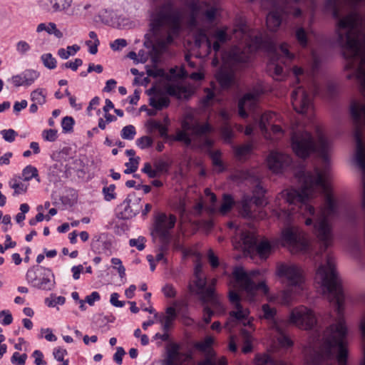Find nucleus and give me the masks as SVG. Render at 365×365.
Segmentation results:
<instances>
[{
	"instance_id": "nucleus-60",
	"label": "nucleus",
	"mask_w": 365,
	"mask_h": 365,
	"mask_svg": "<svg viewBox=\"0 0 365 365\" xmlns=\"http://www.w3.org/2000/svg\"><path fill=\"white\" fill-rule=\"evenodd\" d=\"M141 171L145 173L150 178H155L159 176L158 170H156L155 168L153 169L151 165L149 163L144 164Z\"/></svg>"
},
{
	"instance_id": "nucleus-55",
	"label": "nucleus",
	"mask_w": 365,
	"mask_h": 365,
	"mask_svg": "<svg viewBox=\"0 0 365 365\" xmlns=\"http://www.w3.org/2000/svg\"><path fill=\"white\" fill-rule=\"evenodd\" d=\"M108 242L104 240V235L95 236L91 242V247L94 250H99L101 246L106 247Z\"/></svg>"
},
{
	"instance_id": "nucleus-56",
	"label": "nucleus",
	"mask_w": 365,
	"mask_h": 365,
	"mask_svg": "<svg viewBox=\"0 0 365 365\" xmlns=\"http://www.w3.org/2000/svg\"><path fill=\"white\" fill-rule=\"evenodd\" d=\"M27 355L26 354H20L19 352H14L11 358L12 364L16 365H24Z\"/></svg>"
},
{
	"instance_id": "nucleus-54",
	"label": "nucleus",
	"mask_w": 365,
	"mask_h": 365,
	"mask_svg": "<svg viewBox=\"0 0 365 365\" xmlns=\"http://www.w3.org/2000/svg\"><path fill=\"white\" fill-rule=\"evenodd\" d=\"M153 139L149 136H143L136 140V145L140 149H145L153 145Z\"/></svg>"
},
{
	"instance_id": "nucleus-3",
	"label": "nucleus",
	"mask_w": 365,
	"mask_h": 365,
	"mask_svg": "<svg viewBox=\"0 0 365 365\" xmlns=\"http://www.w3.org/2000/svg\"><path fill=\"white\" fill-rule=\"evenodd\" d=\"M150 34L145 35L143 45L151 48V55L155 61L173 42L180 29V17L168 4L157 7L150 16Z\"/></svg>"
},
{
	"instance_id": "nucleus-40",
	"label": "nucleus",
	"mask_w": 365,
	"mask_h": 365,
	"mask_svg": "<svg viewBox=\"0 0 365 365\" xmlns=\"http://www.w3.org/2000/svg\"><path fill=\"white\" fill-rule=\"evenodd\" d=\"M272 322H274L273 326L276 327L277 331L279 333V336H278V341H279V344H280V346L282 347H285V348L292 346V344H293L292 341L287 335L283 334L282 331L278 328L277 322L279 321H272Z\"/></svg>"
},
{
	"instance_id": "nucleus-17",
	"label": "nucleus",
	"mask_w": 365,
	"mask_h": 365,
	"mask_svg": "<svg viewBox=\"0 0 365 365\" xmlns=\"http://www.w3.org/2000/svg\"><path fill=\"white\" fill-rule=\"evenodd\" d=\"M292 158L287 155L277 151H272L267 157L269 168L274 173H279L289 167Z\"/></svg>"
},
{
	"instance_id": "nucleus-51",
	"label": "nucleus",
	"mask_w": 365,
	"mask_h": 365,
	"mask_svg": "<svg viewBox=\"0 0 365 365\" xmlns=\"http://www.w3.org/2000/svg\"><path fill=\"white\" fill-rule=\"evenodd\" d=\"M115 186L112 184L108 187H103L102 190V192L104 195V199L106 201H110L115 198L116 194L115 192Z\"/></svg>"
},
{
	"instance_id": "nucleus-5",
	"label": "nucleus",
	"mask_w": 365,
	"mask_h": 365,
	"mask_svg": "<svg viewBox=\"0 0 365 365\" xmlns=\"http://www.w3.org/2000/svg\"><path fill=\"white\" fill-rule=\"evenodd\" d=\"M316 279L321 284L324 292L328 294L339 319L344 317L346 295L341 282L335 268L334 259L330 255L327 256L326 263L321 264L316 274Z\"/></svg>"
},
{
	"instance_id": "nucleus-2",
	"label": "nucleus",
	"mask_w": 365,
	"mask_h": 365,
	"mask_svg": "<svg viewBox=\"0 0 365 365\" xmlns=\"http://www.w3.org/2000/svg\"><path fill=\"white\" fill-rule=\"evenodd\" d=\"M361 19L358 14L351 12L340 19L336 32L338 44L345 50L344 56L350 61V68L356 66V78L360 91L365 97V34L361 31ZM351 115L355 124L354 137L356 141V163L365 176V147L362 140L361 126L365 118V104L354 102L351 105Z\"/></svg>"
},
{
	"instance_id": "nucleus-34",
	"label": "nucleus",
	"mask_w": 365,
	"mask_h": 365,
	"mask_svg": "<svg viewBox=\"0 0 365 365\" xmlns=\"http://www.w3.org/2000/svg\"><path fill=\"white\" fill-rule=\"evenodd\" d=\"M22 175L24 181H29L31 179L35 178L38 182H40L38 170L36 168L31 165H29L24 168Z\"/></svg>"
},
{
	"instance_id": "nucleus-12",
	"label": "nucleus",
	"mask_w": 365,
	"mask_h": 365,
	"mask_svg": "<svg viewBox=\"0 0 365 365\" xmlns=\"http://www.w3.org/2000/svg\"><path fill=\"white\" fill-rule=\"evenodd\" d=\"M276 274L279 277L286 279L292 286L300 287L304 282L302 270L294 264L279 263Z\"/></svg>"
},
{
	"instance_id": "nucleus-26",
	"label": "nucleus",
	"mask_w": 365,
	"mask_h": 365,
	"mask_svg": "<svg viewBox=\"0 0 365 365\" xmlns=\"http://www.w3.org/2000/svg\"><path fill=\"white\" fill-rule=\"evenodd\" d=\"M229 57L233 65H240L250 61V54L249 52L241 51L240 48H235L230 51Z\"/></svg>"
},
{
	"instance_id": "nucleus-50",
	"label": "nucleus",
	"mask_w": 365,
	"mask_h": 365,
	"mask_svg": "<svg viewBox=\"0 0 365 365\" xmlns=\"http://www.w3.org/2000/svg\"><path fill=\"white\" fill-rule=\"evenodd\" d=\"M212 36L216 39L215 41H219L220 43H225L230 40V37L226 31V28L216 30Z\"/></svg>"
},
{
	"instance_id": "nucleus-23",
	"label": "nucleus",
	"mask_w": 365,
	"mask_h": 365,
	"mask_svg": "<svg viewBox=\"0 0 365 365\" xmlns=\"http://www.w3.org/2000/svg\"><path fill=\"white\" fill-rule=\"evenodd\" d=\"M272 249V247L270 242L268 240H264L257 243L255 249H253V253H251L250 255L251 257L257 255L261 259L265 260L271 254Z\"/></svg>"
},
{
	"instance_id": "nucleus-47",
	"label": "nucleus",
	"mask_w": 365,
	"mask_h": 365,
	"mask_svg": "<svg viewBox=\"0 0 365 365\" xmlns=\"http://www.w3.org/2000/svg\"><path fill=\"white\" fill-rule=\"evenodd\" d=\"M139 161H140L139 157L130 158L129 159V162L125 163V165L127 168L124 170V173L130 174V173H135L138 169Z\"/></svg>"
},
{
	"instance_id": "nucleus-57",
	"label": "nucleus",
	"mask_w": 365,
	"mask_h": 365,
	"mask_svg": "<svg viewBox=\"0 0 365 365\" xmlns=\"http://www.w3.org/2000/svg\"><path fill=\"white\" fill-rule=\"evenodd\" d=\"M1 134L4 140L9 143L14 141L16 136L18 135L13 129L2 130Z\"/></svg>"
},
{
	"instance_id": "nucleus-11",
	"label": "nucleus",
	"mask_w": 365,
	"mask_h": 365,
	"mask_svg": "<svg viewBox=\"0 0 365 365\" xmlns=\"http://www.w3.org/2000/svg\"><path fill=\"white\" fill-rule=\"evenodd\" d=\"M175 222L176 217L173 215H170L168 217L165 213H160L155 217L153 232L163 244H169L171 237L170 231L175 227Z\"/></svg>"
},
{
	"instance_id": "nucleus-39",
	"label": "nucleus",
	"mask_w": 365,
	"mask_h": 365,
	"mask_svg": "<svg viewBox=\"0 0 365 365\" xmlns=\"http://www.w3.org/2000/svg\"><path fill=\"white\" fill-rule=\"evenodd\" d=\"M161 322V328L164 333L163 334H156L155 336L158 339H160L163 341H167L169 339V334L168 331L170 329H171L173 327V322L174 321H160Z\"/></svg>"
},
{
	"instance_id": "nucleus-45",
	"label": "nucleus",
	"mask_w": 365,
	"mask_h": 365,
	"mask_svg": "<svg viewBox=\"0 0 365 365\" xmlns=\"http://www.w3.org/2000/svg\"><path fill=\"white\" fill-rule=\"evenodd\" d=\"M136 130L133 125H128L123 128L120 136L123 139L131 140L134 139Z\"/></svg>"
},
{
	"instance_id": "nucleus-7",
	"label": "nucleus",
	"mask_w": 365,
	"mask_h": 365,
	"mask_svg": "<svg viewBox=\"0 0 365 365\" xmlns=\"http://www.w3.org/2000/svg\"><path fill=\"white\" fill-rule=\"evenodd\" d=\"M292 148L294 153L301 158H306L312 153L317 152L324 163L329 161V152L331 149L329 141L319 135L315 143L312 135L305 130L294 131L292 135Z\"/></svg>"
},
{
	"instance_id": "nucleus-21",
	"label": "nucleus",
	"mask_w": 365,
	"mask_h": 365,
	"mask_svg": "<svg viewBox=\"0 0 365 365\" xmlns=\"http://www.w3.org/2000/svg\"><path fill=\"white\" fill-rule=\"evenodd\" d=\"M166 315L162 319H173V318H182V319H192L188 317V306L183 301L175 302L173 306L166 309Z\"/></svg>"
},
{
	"instance_id": "nucleus-28",
	"label": "nucleus",
	"mask_w": 365,
	"mask_h": 365,
	"mask_svg": "<svg viewBox=\"0 0 365 365\" xmlns=\"http://www.w3.org/2000/svg\"><path fill=\"white\" fill-rule=\"evenodd\" d=\"M320 61L316 57H314L312 68L307 72V75L311 76L312 82L310 86V90L314 95H320L322 93L321 86L314 79V77L319 70Z\"/></svg>"
},
{
	"instance_id": "nucleus-25",
	"label": "nucleus",
	"mask_w": 365,
	"mask_h": 365,
	"mask_svg": "<svg viewBox=\"0 0 365 365\" xmlns=\"http://www.w3.org/2000/svg\"><path fill=\"white\" fill-rule=\"evenodd\" d=\"M289 319H317V318L311 309L304 306H299L291 311Z\"/></svg>"
},
{
	"instance_id": "nucleus-30",
	"label": "nucleus",
	"mask_w": 365,
	"mask_h": 365,
	"mask_svg": "<svg viewBox=\"0 0 365 365\" xmlns=\"http://www.w3.org/2000/svg\"><path fill=\"white\" fill-rule=\"evenodd\" d=\"M170 101L169 98L163 96L162 93L150 97L149 105L157 110H161L170 106Z\"/></svg>"
},
{
	"instance_id": "nucleus-9",
	"label": "nucleus",
	"mask_w": 365,
	"mask_h": 365,
	"mask_svg": "<svg viewBox=\"0 0 365 365\" xmlns=\"http://www.w3.org/2000/svg\"><path fill=\"white\" fill-rule=\"evenodd\" d=\"M232 275L236 282L240 285L243 290L247 293V299L250 302L255 300L256 294L261 290L264 294L268 292V287L265 282L262 281L257 284L255 283L242 267L234 268Z\"/></svg>"
},
{
	"instance_id": "nucleus-18",
	"label": "nucleus",
	"mask_w": 365,
	"mask_h": 365,
	"mask_svg": "<svg viewBox=\"0 0 365 365\" xmlns=\"http://www.w3.org/2000/svg\"><path fill=\"white\" fill-rule=\"evenodd\" d=\"M259 92L254 91L252 92L245 93L238 103V113L242 118L247 117L246 108L250 111H254L258 103Z\"/></svg>"
},
{
	"instance_id": "nucleus-27",
	"label": "nucleus",
	"mask_w": 365,
	"mask_h": 365,
	"mask_svg": "<svg viewBox=\"0 0 365 365\" xmlns=\"http://www.w3.org/2000/svg\"><path fill=\"white\" fill-rule=\"evenodd\" d=\"M241 240L243 242L245 252L250 255L257 243V237L254 232L245 231L242 233Z\"/></svg>"
},
{
	"instance_id": "nucleus-29",
	"label": "nucleus",
	"mask_w": 365,
	"mask_h": 365,
	"mask_svg": "<svg viewBox=\"0 0 365 365\" xmlns=\"http://www.w3.org/2000/svg\"><path fill=\"white\" fill-rule=\"evenodd\" d=\"M277 118V114L274 112H266L261 115L259 120V128L267 138H272L268 133L267 125H271L274 122L273 118Z\"/></svg>"
},
{
	"instance_id": "nucleus-22",
	"label": "nucleus",
	"mask_w": 365,
	"mask_h": 365,
	"mask_svg": "<svg viewBox=\"0 0 365 365\" xmlns=\"http://www.w3.org/2000/svg\"><path fill=\"white\" fill-rule=\"evenodd\" d=\"M38 77V73L34 70H26L19 75L11 77L10 79L16 87L30 86Z\"/></svg>"
},
{
	"instance_id": "nucleus-44",
	"label": "nucleus",
	"mask_w": 365,
	"mask_h": 365,
	"mask_svg": "<svg viewBox=\"0 0 365 365\" xmlns=\"http://www.w3.org/2000/svg\"><path fill=\"white\" fill-rule=\"evenodd\" d=\"M66 302L64 297H56L55 294H51L49 297L45 299V304L49 307H55L56 305H63Z\"/></svg>"
},
{
	"instance_id": "nucleus-14",
	"label": "nucleus",
	"mask_w": 365,
	"mask_h": 365,
	"mask_svg": "<svg viewBox=\"0 0 365 365\" xmlns=\"http://www.w3.org/2000/svg\"><path fill=\"white\" fill-rule=\"evenodd\" d=\"M140 198L128 195L126 198L117 207V217L120 220H129L139 213L142 208Z\"/></svg>"
},
{
	"instance_id": "nucleus-13",
	"label": "nucleus",
	"mask_w": 365,
	"mask_h": 365,
	"mask_svg": "<svg viewBox=\"0 0 365 365\" xmlns=\"http://www.w3.org/2000/svg\"><path fill=\"white\" fill-rule=\"evenodd\" d=\"M282 240L284 245H288L297 250H305L307 242L304 234L297 227H288L282 232Z\"/></svg>"
},
{
	"instance_id": "nucleus-4",
	"label": "nucleus",
	"mask_w": 365,
	"mask_h": 365,
	"mask_svg": "<svg viewBox=\"0 0 365 365\" xmlns=\"http://www.w3.org/2000/svg\"><path fill=\"white\" fill-rule=\"evenodd\" d=\"M346 336L347 328L344 321H337L336 323L329 326L324 331L323 336L327 345L326 352L322 354L319 351H314V356L310 361L312 365H329L325 359L331 357L332 351L337 353L336 359L339 365H340L338 358L339 355V343L341 341L346 351V356H348ZM255 361L256 365H287L283 361H274L267 354L257 355Z\"/></svg>"
},
{
	"instance_id": "nucleus-33",
	"label": "nucleus",
	"mask_w": 365,
	"mask_h": 365,
	"mask_svg": "<svg viewBox=\"0 0 365 365\" xmlns=\"http://www.w3.org/2000/svg\"><path fill=\"white\" fill-rule=\"evenodd\" d=\"M294 37L298 43L302 47L306 48L308 46V34L303 27H297L294 31Z\"/></svg>"
},
{
	"instance_id": "nucleus-8",
	"label": "nucleus",
	"mask_w": 365,
	"mask_h": 365,
	"mask_svg": "<svg viewBox=\"0 0 365 365\" xmlns=\"http://www.w3.org/2000/svg\"><path fill=\"white\" fill-rule=\"evenodd\" d=\"M26 280L32 287L43 291H51L56 285L51 269L42 266L36 265L29 268L26 274Z\"/></svg>"
},
{
	"instance_id": "nucleus-43",
	"label": "nucleus",
	"mask_w": 365,
	"mask_h": 365,
	"mask_svg": "<svg viewBox=\"0 0 365 365\" xmlns=\"http://www.w3.org/2000/svg\"><path fill=\"white\" fill-rule=\"evenodd\" d=\"M290 324L301 329L312 330L317 326V321H288Z\"/></svg>"
},
{
	"instance_id": "nucleus-10",
	"label": "nucleus",
	"mask_w": 365,
	"mask_h": 365,
	"mask_svg": "<svg viewBox=\"0 0 365 365\" xmlns=\"http://www.w3.org/2000/svg\"><path fill=\"white\" fill-rule=\"evenodd\" d=\"M283 14L299 17L302 14V11L299 8L293 7L287 0H282V4L279 8L271 11L267 16L266 24L271 31H275L281 25Z\"/></svg>"
},
{
	"instance_id": "nucleus-59",
	"label": "nucleus",
	"mask_w": 365,
	"mask_h": 365,
	"mask_svg": "<svg viewBox=\"0 0 365 365\" xmlns=\"http://www.w3.org/2000/svg\"><path fill=\"white\" fill-rule=\"evenodd\" d=\"M240 213L245 218L251 219L254 217V215L251 211L250 205L247 200H244L242 202Z\"/></svg>"
},
{
	"instance_id": "nucleus-32",
	"label": "nucleus",
	"mask_w": 365,
	"mask_h": 365,
	"mask_svg": "<svg viewBox=\"0 0 365 365\" xmlns=\"http://www.w3.org/2000/svg\"><path fill=\"white\" fill-rule=\"evenodd\" d=\"M47 92L46 89L38 88L33 91L30 94L31 101L34 102L39 106H43L46 103Z\"/></svg>"
},
{
	"instance_id": "nucleus-37",
	"label": "nucleus",
	"mask_w": 365,
	"mask_h": 365,
	"mask_svg": "<svg viewBox=\"0 0 365 365\" xmlns=\"http://www.w3.org/2000/svg\"><path fill=\"white\" fill-rule=\"evenodd\" d=\"M234 200L231 195L224 194L223 201L220 207V212L221 214L225 215L228 212L234 205Z\"/></svg>"
},
{
	"instance_id": "nucleus-38",
	"label": "nucleus",
	"mask_w": 365,
	"mask_h": 365,
	"mask_svg": "<svg viewBox=\"0 0 365 365\" xmlns=\"http://www.w3.org/2000/svg\"><path fill=\"white\" fill-rule=\"evenodd\" d=\"M240 332L245 340L242 351L243 353L247 354L250 352L252 349V346L251 343V334L250 331L244 328H242L240 329Z\"/></svg>"
},
{
	"instance_id": "nucleus-46",
	"label": "nucleus",
	"mask_w": 365,
	"mask_h": 365,
	"mask_svg": "<svg viewBox=\"0 0 365 365\" xmlns=\"http://www.w3.org/2000/svg\"><path fill=\"white\" fill-rule=\"evenodd\" d=\"M171 140L183 142L187 146H190L192 143L190 137L184 130H179L175 135H172Z\"/></svg>"
},
{
	"instance_id": "nucleus-53",
	"label": "nucleus",
	"mask_w": 365,
	"mask_h": 365,
	"mask_svg": "<svg viewBox=\"0 0 365 365\" xmlns=\"http://www.w3.org/2000/svg\"><path fill=\"white\" fill-rule=\"evenodd\" d=\"M146 240L143 236H139L137 239H130L129 240V245L130 247H135L139 251H142L145 248V242Z\"/></svg>"
},
{
	"instance_id": "nucleus-63",
	"label": "nucleus",
	"mask_w": 365,
	"mask_h": 365,
	"mask_svg": "<svg viewBox=\"0 0 365 365\" xmlns=\"http://www.w3.org/2000/svg\"><path fill=\"white\" fill-rule=\"evenodd\" d=\"M10 186L14 190V195L25 193L27 190V186L21 182H14L11 184L10 182Z\"/></svg>"
},
{
	"instance_id": "nucleus-49",
	"label": "nucleus",
	"mask_w": 365,
	"mask_h": 365,
	"mask_svg": "<svg viewBox=\"0 0 365 365\" xmlns=\"http://www.w3.org/2000/svg\"><path fill=\"white\" fill-rule=\"evenodd\" d=\"M41 58L44 66L47 68L53 69L56 67V60L51 53L43 54Z\"/></svg>"
},
{
	"instance_id": "nucleus-15",
	"label": "nucleus",
	"mask_w": 365,
	"mask_h": 365,
	"mask_svg": "<svg viewBox=\"0 0 365 365\" xmlns=\"http://www.w3.org/2000/svg\"><path fill=\"white\" fill-rule=\"evenodd\" d=\"M279 51L282 53L281 56H279L277 52L274 53L272 56V63L269 66L271 69H274L275 76L278 78L282 77L286 73V71H284V67L280 65V63H285L287 61H290L294 58V55L289 52L286 43L281 44Z\"/></svg>"
},
{
	"instance_id": "nucleus-52",
	"label": "nucleus",
	"mask_w": 365,
	"mask_h": 365,
	"mask_svg": "<svg viewBox=\"0 0 365 365\" xmlns=\"http://www.w3.org/2000/svg\"><path fill=\"white\" fill-rule=\"evenodd\" d=\"M262 309L264 319H274L277 314V310L274 307H272L268 304H265L262 305Z\"/></svg>"
},
{
	"instance_id": "nucleus-61",
	"label": "nucleus",
	"mask_w": 365,
	"mask_h": 365,
	"mask_svg": "<svg viewBox=\"0 0 365 365\" xmlns=\"http://www.w3.org/2000/svg\"><path fill=\"white\" fill-rule=\"evenodd\" d=\"M83 64V61L81 58H76L74 61H68L62 64V68H70L73 71H77L78 68Z\"/></svg>"
},
{
	"instance_id": "nucleus-1",
	"label": "nucleus",
	"mask_w": 365,
	"mask_h": 365,
	"mask_svg": "<svg viewBox=\"0 0 365 365\" xmlns=\"http://www.w3.org/2000/svg\"><path fill=\"white\" fill-rule=\"evenodd\" d=\"M282 196L289 205L298 206V212L306 217V225H313L318 240L322 242L324 252L331 244L333 233L329 220L338 218L341 215V205L334 197L325 173L319 169L315 173H307L300 190H287Z\"/></svg>"
},
{
	"instance_id": "nucleus-24",
	"label": "nucleus",
	"mask_w": 365,
	"mask_h": 365,
	"mask_svg": "<svg viewBox=\"0 0 365 365\" xmlns=\"http://www.w3.org/2000/svg\"><path fill=\"white\" fill-rule=\"evenodd\" d=\"M215 78L224 89L229 88L235 83V74L230 71L220 69L215 74Z\"/></svg>"
},
{
	"instance_id": "nucleus-31",
	"label": "nucleus",
	"mask_w": 365,
	"mask_h": 365,
	"mask_svg": "<svg viewBox=\"0 0 365 365\" xmlns=\"http://www.w3.org/2000/svg\"><path fill=\"white\" fill-rule=\"evenodd\" d=\"M166 92L168 95L176 97L178 99H188L190 96L188 89L181 86L170 85L167 87Z\"/></svg>"
},
{
	"instance_id": "nucleus-62",
	"label": "nucleus",
	"mask_w": 365,
	"mask_h": 365,
	"mask_svg": "<svg viewBox=\"0 0 365 365\" xmlns=\"http://www.w3.org/2000/svg\"><path fill=\"white\" fill-rule=\"evenodd\" d=\"M43 138L49 142H53L57 138V130L54 129L45 130L42 133Z\"/></svg>"
},
{
	"instance_id": "nucleus-64",
	"label": "nucleus",
	"mask_w": 365,
	"mask_h": 365,
	"mask_svg": "<svg viewBox=\"0 0 365 365\" xmlns=\"http://www.w3.org/2000/svg\"><path fill=\"white\" fill-rule=\"evenodd\" d=\"M194 133L197 135L205 134L210 131V127L208 124L196 125L192 128Z\"/></svg>"
},
{
	"instance_id": "nucleus-41",
	"label": "nucleus",
	"mask_w": 365,
	"mask_h": 365,
	"mask_svg": "<svg viewBox=\"0 0 365 365\" xmlns=\"http://www.w3.org/2000/svg\"><path fill=\"white\" fill-rule=\"evenodd\" d=\"M53 11H61L68 9L72 3V0H51Z\"/></svg>"
},
{
	"instance_id": "nucleus-48",
	"label": "nucleus",
	"mask_w": 365,
	"mask_h": 365,
	"mask_svg": "<svg viewBox=\"0 0 365 365\" xmlns=\"http://www.w3.org/2000/svg\"><path fill=\"white\" fill-rule=\"evenodd\" d=\"M75 121L71 116H66L63 118L61 121V127L63 133H67L73 131Z\"/></svg>"
},
{
	"instance_id": "nucleus-42",
	"label": "nucleus",
	"mask_w": 365,
	"mask_h": 365,
	"mask_svg": "<svg viewBox=\"0 0 365 365\" xmlns=\"http://www.w3.org/2000/svg\"><path fill=\"white\" fill-rule=\"evenodd\" d=\"M266 190L262 187V185L260 183L257 184V185L255 187L254 190V194L255 195V201L254 202L257 205H262L264 203V200L263 198L264 195L265 193Z\"/></svg>"
},
{
	"instance_id": "nucleus-20",
	"label": "nucleus",
	"mask_w": 365,
	"mask_h": 365,
	"mask_svg": "<svg viewBox=\"0 0 365 365\" xmlns=\"http://www.w3.org/2000/svg\"><path fill=\"white\" fill-rule=\"evenodd\" d=\"M229 299L233 306V309L230 312V315L235 319H246L250 314L248 309L244 308L240 302L239 294L234 290L229 292Z\"/></svg>"
},
{
	"instance_id": "nucleus-58",
	"label": "nucleus",
	"mask_w": 365,
	"mask_h": 365,
	"mask_svg": "<svg viewBox=\"0 0 365 365\" xmlns=\"http://www.w3.org/2000/svg\"><path fill=\"white\" fill-rule=\"evenodd\" d=\"M252 149L250 144H247L235 148V155L237 157L241 158L250 153Z\"/></svg>"
},
{
	"instance_id": "nucleus-36",
	"label": "nucleus",
	"mask_w": 365,
	"mask_h": 365,
	"mask_svg": "<svg viewBox=\"0 0 365 365\" xmlns=\"http://www.w3.org/2000/svg\"><path fill=\"white\" fill-rule=\"evenodd\" d=\"M196 365H217V354L215 351H209L203 354V358Z\"/></svg>"
},
{
	"instance_id": "nucleus-19",
	"label": "nucleus",
	"mask_w": 365,
	"mask_h": 365,
	"mask_svg": "<svg viewBox=\"0 0 365 365\" xmlns=\"http://www.w3.org/2000/svg\"><path fill=\"white\" fill-rule=\"evenodd\" d=\"M191 359L190 354H180L177 347H173L163 361L155 362L152 365H190Z\"/></svg>"
},
{
	"instance_id": "nucleus-16",
	"label": "nucleus",
	"mask_w": 365,
	"mask_h": 365,
	"mask_svg": "<svg viewBox=\"0 0 365 365\" xmlns=\"http://www.w3.org/2000/svg\"><path fill=\"white\" fill-rule=\"evenodd\" d=\"M292 104L299 113H305L312 106V98L304 88L298 86L292 93Z\"/></svg>"
},
{
	"instance_id": "nucleus-6",
	"label": "nucleus",
	"mask_w": 365,
	"mask_h": 365,
	"mask_svg": "<svg viewBox=\"0 0 365 365\" xmlns=\"http://www.w3.org/2000/svg\"><path fill=\"white\" fill-rule=\"evenodd\" d=\"M192 284L189 285L190 291L199 296L203 303V317L202 319H210L220 317L225 312V308L215 292L216 279H212L211 284L206 287L207 278L205 275L194 277Z\"/></svg>"
},
{
	"instance_id": "nucleus-35",
	"label": "nucleus",
	"mask_w": 365,
	"mask_h": 365,
	"mask_svg": "<svg viewBox=\"0 0 365 365\" xmlns=\"http://www.w3.org/2000/svg\"><path fill=\"white\" fill-rule=\"evenodd\" d=\"M80 50V46L77 44L67 46L66 49L60 48L58 51V55L62 59H68L71 56H74Z\"/></svg>"
}]
</instances>
